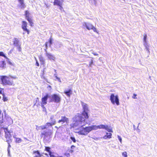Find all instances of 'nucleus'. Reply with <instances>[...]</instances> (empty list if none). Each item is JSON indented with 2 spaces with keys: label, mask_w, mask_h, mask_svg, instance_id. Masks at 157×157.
<instances>
[{
  "label": "nucleus",
  "mask_w": 157,
  "mask_h": 157,
  "mask_svg": "<svg viewBox=\"0 0 157 157\" xmlns=\"http://www.w3.org/2000/svg\"><path fill=\"white\" fill-rule=\"evenodd\" d=\"M93 54L95 56H98V54L97 53H93Z\"/></svg>",
  "instance_id": "obj_50"
},
{
  "label": "nucleus",
  "mask_w": 157,
  "mask_h": 157,
  "mask_svg": "<svg viewBox=\"0 0 157 157\" xmlns=\"http://www.w3.org/2000/svg\"><path fill=\"white\" fill-rule=\"evenodd\" d=\"M61 98L59 94H53L49 97V101L50 102L59 103Z\"/></svg>",
  "instance_id": "obj_3"
},
{
  "label": "nucleus",
  "mask_w": 157,
  "mask_h": 157,
  "mask_svg": "<svg viewBox=\"0 0 157 157\" xmlns=\"http://www.w3.org/2000/svg\"><path fill=\"white\" fill-rule=\"evenodd\" d=\"M147 37V35L145 34H144V40L145 42H146V39Z\"/></svg>",
  "instance_id": "obj_41"
},
{
  "label": "nucleus",
  "mask_w": 157,
  "mask_h": 157,
  "mask_svg": "<svg viewBox=\"0 0 157 157\" xmlns=\"http://www.w3.org/2000/svg\"><path fill=\"white\" fill-rule=\"evenodd\" d=\"M52 134V132L51 131L49 132L44 131L42 132L40 135L41 138L45 139L46 138L50 137Z\"/></svg>",
  "instance_id": "obj_8"
},
{
  "label": "nucleus",
  "mask_w": 157,
  "mask_h": 157,
  "mask_svg": "<svg viewBox=\"0 0 157 157\" xmlns=\"http://www.w3.org/2000/svg\"><path fill=\"white\" fill-rule=\"evenodd\" d=\"M3 96V100L4 101H6L8 100V98L6 96L5 94L4 93H3L2 94Z\"/></svg>",
  "instance_id": "obj_34"
},
{
  "label": "nucleus",
  "mask_w": 157,
  "mask_h": 157,
  "mask_svg": "<svg viewBox=\"0 0 157 157\" xmlns=\"http://www.w3.org/2000/svg\"><path fill=\"white\" fill-rule=\"evenodd\" d=\"M68 121V119L65 116H62L61 119L59 120L58 122V123L61 122L62 123H64L65 122H67Z\"/></svg>",
  "instance_id": "obj_14"
},
{
  "label": "nucleus",
  "mask_w": 157,
  "mask_h": 157,
  "mask_svg": "<svg viewBox=\"0 0 157 157\" xmlns=\"http://www.w3.org/2000/svg\"><path fill=\"white\" fill-rule=\"evenodd\" d=\"M63 2V0H54L53 2V5L58 6L60 10H62L63 9L62 7Z\"/></svg>",
  "instance_id": "obj_9"
},
{
  "label": "nucleus",
  "mask_w": 157,
  "mask_h": 157,
  "mask_svg": "<svg viewBox=\"0 0 157 157\" xmlns=\"http://www.w3.org/2000/svg\"><path fill=\"white\" fill-rule=\"evenodd\" d=\"M55 128H58V127H57V126H56L55 127Z\"/></svg>",
  "instance_id": "obj_55"
},
{
  "label": "nucleus",
  "mask_w": 157,
  "mask_h": 157,
  "mask_svg": "<svg viewBox=\"0 0 157 157\" xmlns=\"http://www.w3.org/2000/svg\"><path fill=\"white\" fill-rule=\"evenodd\" d=\"M53 40L52 36H51L48 40V42H46L45 44V47L46 49L47 48L48 45L49 46H51V45L52 44V41Z\"/></svg>",
  "instance_id": "obj_15"
},
{
  "label": "nucleus",
  "mask_w": 157,
  "mask_h": 157,
  "mask_svg": "<svg viewBox=\"0 0 157 157\" xmlns=\"http://www.w3.org/2000/svg\"><path fill=\"white\" fill-rule=\"evenodd\" d=\"M71 149L70 150V152L71 153H72L74 152L75 150L76 147L74 145H72L71 146Z\"/></svg>",
  "instance_id": "obj_27"
},
{
  "label": "nucleus",
  "mask_w": 157,
  "mask_h": 157,
  "mask_svg": "<svg viewBox=\"0 0 157 157\" xmlns=\"http://www.w3.org/2000/svg\"><path fill=\"white\" fill-rule=\"evenodd\" d=\"M38 58L41 64L42 65H44L45 63V60L44 57L42 55H40L38 56Z\"/></svg>",
  "instance_id": "obj_21"
},
{
  "label": "nucleus",
  "mask_w": 157,
  "mask_h": 157,
  "mask_svg": "<svg viewBox=\"0 0 157 157\" xmlns=\"http://www.w3.org/2000/svg\"><path fill=\"white\" fill-rule=\"evenodd\" d=\"M1 63L0 64V67L2 68L5 67L6 65L5 62L4 61H2Z\"/></svg>",
  "instance_id": "obj_28"
},
{
  "label": "nucleus",
  "mask_w": 157,
  "mask_h": 157,
  "mask_svg": "<svg viewBox=\"0 0 157 157\" xmlns=\"http://www.w3.org/2000/svg\"><path fill=\"white\" fill-rule=\"evenodd\" d=\"M12 142V140L11 141H9L8 142H6L8 144V151H9V149L11 147V145L10 144V143Z\"/></svg>",
  "instance_id": "obj_36"
},
{
  "label": "nucleus",
  "mask_w": 157,
  "mask_h": 157,
  "mask_svg": "<svg viewBox=\"0 0 157 157\" xmlns=\"http://www.w3.org/2000/svg\"><path fill=\"white\" fill-rule=\"evenodd\" d=\"M36 103H35L34 104V105H36Z\"/></svg>",
  "instance_id": "obj_56"
},
{
  "label": "nucleus",
  "mask_w": 157,
  "mask_h": 157,
  "mask_svg": "<svg viewBox=\"0 0 157 157\" xmlns=\"http://www.w3.org/2000/svg\"><path fill=\"white\" fill-rule=\"evenodd\" d=\"M58 157H64V156L63 157L62 156H58Z\"/></svg>",
  "instance_id": "obj_54"
},
{
  "label": "nucleus",
  "mask_w": 157,
  "mask_h": 157,
  "mask_svg": "<svg viewBox=\"0 0 157 157\" xmlns=\"http://www.w3.org/2000/svg\"><path fill=\"white\" fill-rule=\"evenodd\" d=\"M50 155V157H58V156L56 155H57L56 154H54L52 152H50L49 154Z\"/></svg>",
  "instance_id": "obj_32"
},
{
  "label": "nucleus",
  "mask_w": 157,
  "mask_h": 157,
  "mask_svg": "<svg viewBox=\"0 0 157 157\" xmlns=\"http://www.w3.org/2000/svg\"><path fill=\"white\" fill-rule=\"evenodd\" d=\"M4 124H7V121H6L5 118H4L2 114L0 116V125H3Z\"/></svg>",
  "instance_id": "obj_13"
},
{
  "label": "nucleus",
  "mask_w": 157,
  "mask_h": 157,
  "mask_svg": "<svg viewBox=\"0 0 157 157\" xmlns=\"http://www.w3.org/2000/svg\"><path fill=\"white\" fill-rule=\"evenodd\" d=\"M51 148L49 147H45V148L44 149V150L48 152L49 154V153L50 152H52L50 151Z\"/></svg>",
  "instance_id": "obj_33"
},
{
  "label": "nucleus",
  "mask_w": 157,
  "mask_h": 157,
  "mask_svg": "<svg viewBox=\"0 0 157 157\" xmlns=\"http://www.w3.org/2000/svg\"><path fill=\"white\" fill-rule=\"evenodd\" d=\"M110 100L112 104H116L117 105H120L119 99L117 95L115 96L114 94H112L110 96Z\"/></svg>",
  "instance_id": "obj_5"
},
{
  "label": "nucleus",
  "mask_w": 157,
  "mask_h": 157,
  "mask_svg": "<svg viewBox=\"0 0 157 157\" xmlns=\"http://www.w3.org/2000/svg\"><path fill=\"white\" fill-rule=\"evenodd\" d=\"M14 138L15 139V142L16 143H20L22 141V140L21 138H16L14 137Z\"/></svg>",
  "instance_id": "obj_31"
},
{
  "label": "nucleus",
  "mask_w": 157,
  "mask_h": 157,
  "mask_svg": "<svg viewBox=\"0 0 157 157\" xmlns=\"http://www.w3.org/2000/svg\"><path fill=\"white\" fill-rule=\"evenodd\" d=\"M81 105L82 107L83 110L81 113H77L75 116V118L77 122L84 123L86 120L89 118L87 111L89 109L87 104L82 101H81Z\"/></svg>",
  "instance_id": "obj_1"
},
{
  "label": "nucleus",
  "mask_w": 157,
  "mask_h": 157,
  "mask_svg": "<svg viewBox=\"0 0 157 157\" xmlns=\"http://www.w3.org/2000/svg\"><path fill=\"white\" fill-rule=\"evenodd\" d=\"M87 127L83 128L82 129L78 132V133L80 135L86 136L89 132L87 129Z\"/></svg>",
  "instance_id": "obj_11"
},
{
  "label": "nucleus",
  "mask_w": 157,
  "mask_h": 157,
  "mask_svg": "<svg viewBox=\"0 0 157 157\" xmlns=\"http://www.w3.org/2000/svg\"><path fill=\"white\" fill-rule=\"evenodd\" d=\"M13 44L15 46L19 45V40L16 38H14L13 41Z\"/></svg>",
  "instance_id": "obj_26"
},
{
  "label": "nucleus",
  "mask_w": 157,
  "mask_h": 157,
  "mask_svg": "<svg viewBox=\"0 0 157 157\" xmlns=\"http://www.w3.org/2000/svg\"><path fill=\"white\" fill-rule=\"evenodd\" d=\"M55 77L57 79V80H58V81L60 82H61V81L60 80V79L59 78H58L56 75L55 76Z\"/></svg>",
  "instance_id": "obj_45"
},
{
  "label": "nucleus",
  "mask_w": 157,
  "mask_h": 157,
  "mask_svg": "<svg viewBox=\"0 0 157 157\" xmlns=\"http://www.w3.org/2000/svg\"><path fill=\"white\" fill-rule=\"evenodd\" d=\"M35 58V60H36V65L37 66L39 67V63H38V61L37 59H36V58Z\"/></svg>",
  "instance_id": "obj_43"
},
{
  "label": "nucleus",
  "mask_w": 157,
  "mask_h": 157,
  "mask_svg": "<svg viewBox=\"0 0 157 157\" xmlns=\"http://www.w3.org/2000/svg\"><path fill=\"white\" fill-rule=\"evenodd\" d=\"M112 134L111 133H108L107 132L106 135H105L103 137V138L104 139H110L112 138Z\"/></svg>",
  "instance_id": "obj_22"
},
{
  "label": "nucleus",
  "mask_w": 157,
  "mask_h": 157,
  "mask_svg": "<svg viewBox=\"0 0 157 157\" xmlns=\"http://www.w3.org/2000/svg\"><path fill=\"white\" fill-rule=\"evenodd\" d=\"M16 77H10L2 75L0 78L1 84L3 86H13L14 84L13 81L11 78L15 79Z\"/></svg>",
  "instance_id": "obj_2"
},
{
  "label": "nucleus",
  "mask_w": 157,
  "mask_h": 157,
  "mask_svg": "<svg viewBox=\"0 0 157 157\" xmlns=\"http://www.w3.org/2000/svg\"><path fill=\"white\" fill-rule=\"evenodd\" d=\"M93 62L92 59H91L89 64V66L91 67L92 65L93 64Z\"/></svg>",
  "instance_id": "obj_44"
},
{
  "label": "nucleus",
  "mask_w": 157,
  "mask_h": 157,
  "mask_svg": "<svg viewBox=\"0 0 157 157\" xmlns=\"http://www.w3.org/2000/svg\"><path fill=\"white\" fill-rule=\"evenodd\" d=\"M1 96H0V99H1Z\"/></svg>",
  "instance_id": "obj_57"
},
{
  "label": "nucleus",
  "mask_w": 157,
  "mask_h": 157,
  "mask_svg": "<svg viewBox=\"0 0 157 157\" xmlns=\"http://www.w3.org/2000/svg\"><path fill=\"white\" fill-rule=\"evenodd\" d=\"M26 19L30 23V25L31 26H32L33 25V21L32 19L30 18L29 17H28V18H27Z\"/></svg>",
  "instance_id": "obj_29"
},
{
  "label": "nucleus",
  "mask_w": 157,
  "mask_h": 157,
  "mask_svg": "<svg viewBox=\"0 0 157 157\" xmlns=\"http://www.w3.org/2000/svg\"><path fill=\"white\" fill-rule=\"evenodd\" d=\"M8 63H9V64H10V65H12V63H11L9 61V62H8Z\"/></svg>",
  "instance_id": "obj_52"
},
{
  "label": "nucleus",
  "mask_w": 157,
  "mask_h": 157,
  "mask_svg": "<svg viewBox=\"0 0 157 157\" xmlns=\"http://www.w3.org/2000/svg\"><path fill=\"white\" fill-rule=\"evenodd\" d=\"M136 96L137 95L135 94H133V96H132V98L133 99H136Z\"/></svg>",
  "instance_id": "obj_46"
},
{
  "label": "nucleus",
  "mask_w": 157,
  "mask_h": 157,
  "mask_svg": "<svg viewBox=\"0 0 157 157\" xmlns=\"http://www.w3.org/2000/svg\"><path fill=\"white\" fill-rule=\"evenodd\" d=\"M17 47V48L18 50L19 51H21V45L19 44L18 46H16Z\"/></svg>",
  "instance_id": "obj_42"
},
{
  "label": "nucleus",
  "mask_w": 157,
  "mask_h": 157,
  "mask_svg": "<svg viewBox=\"0 0 157 157\" xmlns=\"http://www.w3.org/2000/svg\"><path fill=\"white\" fill-rule=\"evenodd\" d=\"M47 128V127L45 126L42 125L40 126H36V129L37 130H43Z\"/></svg>",
  "instance_id": "obj_23"
},
{
  "label": "nucleus",
  "mask_w": 157,
  "mask_h": 157,
  "mask_svg": "<svg viewBox=\"0 0 157 157\" xmlns=\"http://www.w3.org/2000/svg\"><path fill=\"white\" fill-rule=\"evenodd\" d=\"M56 122L55 121H54L51 123L49 122H48L46 123V124L48 126H52V125H54L56 124Z\"/></svg>",
  "instance_id": "obj_30"
},
{
  "label": "nucleus",
  "mask_w": 157,
  "mask_h": 157,
  "mask_svg": "<svg viewBox=\"0 0 157 157\" xmlns=\"http://www.w3.org/2000/svg\"><path fill=\"white\" fill-rule=\"evenodd\" d=\"M74 118H75V117H74ZM75 121L76 123H72V124H70L71 128H74L75 127L78 125L79 124H81L82 123H80V122H77L76 121L75 118Z\"/></svg>",
  "instance_id": "obj_20"
},
{
  "label": "nucleus",
  "mask_w": 157,
  "mask_h": 157,
  "mask_svg": "<svg viewBox=\"0 0 157 157\" xmlns=\"http://www.w3.org/2000/svg\"><path fill=\"white\" fill-rule=\"evenodd\" d=\"M49 97V95L47 94L46 95L41 98V106L42 108L44 109H46L44 105L47 104V100Z\"/></svg>",
  "instance_id": "obj_6"
},
{
  "label": "nucleus",
  "mask_w": 157,
  "mask_h": 157,
  "mask_svg": "<svg viewBox=\"0 0 157 157\" xmlns=\"http://www.w3.org/2000/svg\"><path fill=\"white\" fill-rule=\"evenodd\" d=\"M41 78H45L44 76L43 75H42L41 76Z\"/></svg>",
  "instance_id": "obj_51"
},
{
  "label": "nucleus",
  "mask_w": 157,
  "mask_h": 157,
  "mask_svg": "<svg viewBox=\"0 0 157 157\" xmlns=\"http://www.w3.org/2000/svg\"><path fill=\"white\" fill-rule=\"evenodd\" d=\"M2 111L0 109V116L2 115L1 114Z\"/></svg>",
  "instance_id": "obj_53"
},
{
  "label": "nucleus",
  "mask_w": 157,
  "mask_h": 157,
  "mask_svg": "<svg viewBox=\"0 0 157 157\" xmlns=\"http://www.w3.org/2000/svg\"><path fill=\"white\" fill-rule=\"evenodd\" d=\"M70 139L74 143H75L76 142V140L74 137L71 136L70 137Z\"/></svg>",
  "instance_id": "obj_37"
},
{
  "label": "nucleus",
  "mask_w": 157,
  "mask_h": 157,
  "mask_svg": "<svg viewBox=\"0 0 157 157\" xmlns=\"http://www.w3.org/2000/svg\"><path fill=\"white\" fill-rule=\"evenodd\" d=\"M83 25L88 30L92 29L94 32L98 34L99 33L98 32V31L96 28L93 26L91 24L85 23Z\"/></svg>",
  "instance_id": "obj_7"
},
{
  "label": "nucleus",
  "mask_w": 157,
  "mask_h": 157,
  "mask_svg": "<svg viewBox=\"0 0 157 157\" xmlns=\"http://www.w3.org/2000/svg\"><path fill=\"white\" fill-rule=\"evenodd\" d=\"M4 132L5 134V137L6 140V141L8 142L9 141L12 140L11 139L12 135L11 133H13V132L9 131L8 128L4 129Z\"/></svg>",
  "instance_id": "obj_4"
},
{
  "label": "nucleus",
  "mask_w": 157,
  "mask_h": 157,
  "mask_svg": "<svg viewBox=\"0 0 157 157\" xmlns=\"http://www.w3.org/2000/svg\"><path fill=\"white\" fill-rule=\"evenodd\" d=\"M63 156L64 157H69L70 156V154L69 153H65Z\"/></svg>",
  "instance_id": "obj_40"
},
{
  "label": "nucleus",
  "mask_w": 157,
  "mask_h": 157,
  "mask_svg": "<svg viewBox=\"0 0 157 157\" xmlns=\"http://www.w3.org/2000/svg\"><path fill=\"white\" fill-rule=\"evenodd\" d=\"M0 56H2L4 57L6 59H7V57L2 52H0Z\"/></svg>",
  "instance_id": "obj_38"
},
{
  "label": "nucleus",
  "mask_w": 157,
  "mask_h": 157,
  "mask_svg": "<svg viewBox=\"0 0 157 157\" xmlns=\"http://www.w3.org/2000/svg\"><path fill=\"white\" fill-rule=\"evenodd\" d=\"M122 155L124 157H127V154L126 151H124L122 152Z\"/></svg>",
  "instance_id": "obj_39"
},
{
  "label": "nucleus",
  "mask_w": 157,
  "mask_h": 157,
  "mask_svg": "<svg viewBox=\"0 0 157 157\" xmlns=\"http://www.w3.org/2000/svg\"><path fill=\"white\" fill-rule=\"evenodd\" d=\"M64 93L68 96L70 97L72 94V91L71 89H69L64 92Z\"/></svg>",
  "instance_id": "obj_25"
},
{
  "label": "nucleus",
  "mask_w": 157,
  "mask_h": 157,
  "mask_svg": "<svg viewBox=\"0 0 157 157\" xmlns=\"http://www.w3.org/2000/svg\"><path fill=\"white\" fill-rule=\"evenodd\" d=\"M29 11L27 10H26L25 11V16L27 18H28V17H29Z\"/></svg>",
  "instance_id": "obj_35"
},
{
  "label": "nucleus",
  "mask_w": 157,
  "mask_h": 157,
  "mask_svg": "<svg viewBox=\"0 0 157 157\" xmlns=\"http://www.w3.org/2000/svg\"><path fill=\"white\" fill-rule=\"evenodd\" d=\"M4 125H0V137L2 136L3 135V130H4V129L6 128L4 127Z\"/></svg>",
  "instance_id": "obj_24"
},
{
  "label": "nucleus",
  "mask_w": 157,
  "mask_h": 157,
  "mask_svg": "<svg viewBox=\"0 0 157 157\" xmlns=\"http://www.w3.org/2000/svg\"><path fill=\"white\" fill-rule=\"evenodd\" d=\"M46 56L50 60H54L55 57L54 56L51 54L47 53Z\"/></svg>",
  "instance_id": "obj_19"
},
{
  "label": "nucleus",
  "mask_w": 157,
  "mask_h": 157,
  "mask_svg": "<svg viewBox=\"0 0 157 157\" xmlns=\"http://www.w3.org/2000/svg\"><path fill=\"white\" fill-rule=\"evenodd\" d=\"M36 102H38L39 101V98H36Z\"/></svg>",
  "instance_id": "obj_49"
},
{
  "label": "nucleus",
  "mask_w": 157,
  "mask_h": 157,
  "mask_svg": "<svg viewBox=\"0 0 157 157\" xmlns=\"http://www.w3.org/2000/svg\"><path fill=\"white\" fill-rule=\"evenodd\" d=\"M4 90L3 88H1L0 87V94H2L3 93H2V91Z\"/></svg>",
  "instance_id": "obj_48"
},
{
  "label": "nucleus",
  "mask_w": 157,
  "mask_h": 157,
  "mask_svg": "<svg viewBox=\"0 0 157 157\" xmlns=\"http://www.w3.org/2000/svg\"><path fill=\"white\" fill-rule=\"evenodd\" d=\"M19 3V6L21 8H24L25 7L24 0H17Z\"/></svg>",
  "instance_id": "obj_18"
},
{
  "label": "nucleus",
  "mask_w": 157,
  "mask_h": 157,
  "mask_svg": "<svg viewBox=\"0 0 157 157\" xmlns=\"http://www.w3.org/2000/svg\"><path fill=\"white\" fill-rule=\"evenodd\" d=\"M21 28L24 31L26 32L28 34H29V30L27 28V23L25 21H23L22 22Z\"/></svg>",
  "instance_id": "obj_10"
},
{
  "label": "nucleus",
  "mask_w": 157,
  "mask_h": 157,
  "mask_svg": "<svg viewBox=\"0 0 157 157\" xmlns=\"http://www.w3.org/2000/svg\"><path fill=\"white\" fill-rule=\"evenodd\" d=\"M87 130L89 132L92 130L97 129V125H93L91 126H87Z\"/></svg>",
  "instance_id": "obj_16"
},
{
  "label": "nucleus",
  "mask_w": 157,
  "mask_h": 157,
  "mask_svg": "<svg viewBox=\"0 0 157 157\" xmlns=\"http://www.w3.org/2000/svg\"><path fill=\"white\" fill-rule=\"evenodd\" d=\"M118 139L119 140L120 142L121 143V142H122V139L121 138V136H118Z\"/></svg>",
  "instance_id": "obj_47"
},
{
  "label": "nucleus",
  "mask_w": 157,
  "mask_h": 157,
  "mask_svg": "<svg viewBox=\"0 0 157 157\" xmlns=\"http://www.w3.org/2000/svg\"><path fill=\"white\" fill-rule=\"evenodd\" d=\"M33 154L35 155L33 157H41L42 155L38 150L33 151Z\"/></svg>",
  "instance_id": "obj_17"
},
{
  "label": "nucleus",
  "mask_w": 157,
  "mask_h": 157,
  "mask_svg": "<svg viewBox=\"0 0 157 157\" xmlns=\"http://www.w3.org/2000/svg\"><path fill=\"white\" fill-rule=\"evenodd\" d=\"M97 129H105L109 132H112L113 131L112 129H109L108 128V126L107 125H105L103 124H100L98 125H97Z\"/></svg>",
  "instance_id": "obj_12"
}]
</instances>
